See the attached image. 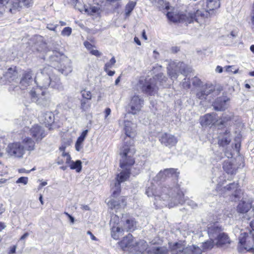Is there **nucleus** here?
Returning <instances> with one entry per match:
<instances>
[{"mask_svg": "<svg viewBox=\"0 0 254 254\" xmlns=\"http://www.w3.org/2000/svg\"><path fill=\"white\" fill-rule=\"evenodd\" d=\"M56 67L52 66L45 67L40 72H38L34 81L37 84L29 92L32 101L37 105L47 106L50 103V95L45 89L49 87L58 90L63 89V86L60 78L55 75Z\"/></svg>", "mask_w": 254, "mask_h": 254, "instance_id": "1", "label": "nucleus"}, {"mask_svg": "<svg viewBox=\"0 0 254 254\" xmlns=\"http://www.w3.org/2000/svg\"><path fill=\"white\" fill-rule=\"evenodd\" d=\"M148 196H154V204L160 207L168 206L173 207L178 204L185 202L184 194L176 182L173 185L160 188L157 190L154 185L148 187L145 191Z\"/></svg>", "mask_w": 254, "mask_h": 254, "instance_id": "2", "label": "nucleus"}, {"mask_svg": "<svg viewBox=\"0 0 254 254\" xmlns=\"http://www.w3.org/2000/svg\"><path fill=\"white\" fill-rule=\"evenodd\" d=\"M203 10H197L195 13L186 12L174 14L170 12L167 13L168 18L174 22H185L190 23L194 21L201 24L205 18L212 14L213 11L219 8L220 5L219 0H202L200 1Z\"/></svg>", "mask_w": 254, "mask_h": 254, "instance_id": "3", "label": "nucleus"}, {"mask_svg": "<svg viewBox=\"0 0 254 254\" xmlns=\"http://www.w3.org/2000/svg\"><path fill=\"white\" fill-rule=\"evenodd\" d=\"M128 139L129 140L126 139L127 141L125 144L120 149V154L121 156V159L120 160V166L122 169V171L117 176L118 183L115 185V188H117V190H114L113 192L114 197L120 191V183L127 181L129 178L132 166L135 162L133 157L135 152V149L132 145L133 141L130 138Z\"/></svg>", "mask_w": 254, "mask_h": 254, "instance_id": "4", "label": "nucleus"}, {"mask_svg": "<svg viewBox=\"0 0 254 254\" xmlns=\"http://www.w3.org/2000/svg\"><path fill=\"white\" fill-rule=\"evenodd\" d=\"M35 142L26 135L22 136L21 141L9 143L6 148V153L10 157L22 158L26 150L32 151L34 149Z\"/></svg>", "mask_w": 254, "mask_h": 254, "instance_id": "5", "label": "nucleus"}, {"mask_svg": "<svg viewBox=\"0 0 254 254\" xmlns=\"http://www.w3.org/2000/svg\"><path fill=\"white\" fill-rule=\"evenodd\" d=\"M167 80L163 73H159L153 78L141 77L138 81V86L142 91L149 95H154L156 93L158 86L166 87Z\"/></svg>", "mask_w": 254, "mask_h": 254, "instance_id": "6", "label": "nucleus"}, {"mask_svg": "<svg viewBox=\"0 0 254 254\" xmlns=\"http://www.w3.org/2000/svg\"><path fill=\"white\" fill-rule=\"evenodd\" d=\"M234 233L236 236L239 235V249L242 252L254 251V229L250 230L248 228L241 229L236 226L234 229Z\"/></svg>", "mask_w": 254, "mask_h": 254, "instance_id": "7", "label": "nucleus"}, {"mask_svg": "<svg viewBox=\"0 0 254 254\" xmlns=\"http://www.w3.org/2000/svg\"><path fill=\"white\" fill-rule=\"evenodd\" d=\"M222 230V227L217 223L210 224L208 227V234L209 237L215 238L217 247H226L231 243L228 235L221 233Z\"/></svg>", "mask_w": 254, "mask_h": 254, "instance_id": "8", "label": "nucleus"}, {"mask_svg": "<svg viewBox=\"0 0 254 254\" xmlns=\"http://www.w3.org/2000/svg\"><path fill=\"white\" fill-rule=\"evenodd\" d=\"M170 254H201L202 250L197 246L186 247L185 242L179 241L170 246Z\"/></svg>", "mask_w": 254, "mask_h": 254, "instance_id": "9", "label": "nucleus"}, {"mask_svg": "<svg viewBox=\"0 0 254 254\" xmlns=\"http://www.w3.org/2000/svg\"><path fill=\"white\" fill-rule=\"evenodd\" d=\"M50 61L52 63H63V64L59 67L57 66L58 70L62 74L67 75L71 72L72 68L71 64L68 60L64 58V56L57 52H52V54H49Z\"/></svg>", "mask_w": 254, "mask_h": 254, "instance_id": "10", "label": "nucleus"}, {"mask_svg": "<svg viewBox=\"0 0 254 254\" xmlns=\"http://www.w3.org/2000/svg\"><path fill=\"white\" fill-rule=\"evenodd\" d=\"M186 65L182 62H171L167 66V72L172 81L176 79L179 73L185 75Z\"/></svg>", "mask_w": 254, "mask_h": 254, "instance_id": "11", "label": "nucleus"}, {"mask_svg": "<svg viewBox=\"0 0 254 254\" xmlns=\"http://www.w3.org/2000/svg\"><path fill=\"white\" fill-rule=\"evenodd\" d=\"M110 225L112 237L115 240L119 239L124 235V232L125 231L120 223V219L118 216L116 214L112 215Z\"/></svg>", "mask_w": 254, "mask_h": 254, "instance_id": "12", "label": "nucleus"}, {"mask_svg": "<svg viewBox=\"0 0 254 254\" xmlns=\"http://www.w3.org/2000/svg\"><path fill=\"white\" fill-rule=\"evenodd\" d=\"M24 133L22 136L30 134L32 137L37 141H41L46 135V132L41 126L38 125L33 126L31 128L28 127L24 128Z\"/></svg>", "mask_w": 254, "mask_h": 254, "instance_id": "13", "label": "nucleus"}, {"mask_svg": "<svg viewBox=\"0 0 254 254\" xmlns=\"http://www.w3.org/2000/svg\"><path fill=\"white\" fill-rule=\"evenodd\" d=\"M143 104L144 101L141 97L138 95H134L131 98L128 105V112L133 115L137 114L140 111Z\"/></svg>", "mask_w": 254, "mask_h": 254, "instance_id": "14", "label": "nucleus"}, {"mask_svg": "<svg viewBox=\"0 0 254 254\" xmlns=\"http://www.w3.org/2000/svg\"><path fill=\"white\" fill-rule=\"evenodd\" d=\"M10 12L14 13L16 10H19L23 7H29L33 4V0H10Z\"/></svg>", "mask_w": 254, "mask_h": 254, "instance_id": "15", "label": "nucleus"}, {"mask_svg": "<svg viewBox=\"0 0 254 254\" xmlns=\"http://www.w3.org/2000/svg\"><path fill=\"white\" fill-rule=\"evenodd\" d=\"M135 243L132 235L128 234L127 236L123 238V240L119 242L120 247L124 251L132 252L133 245Z\"/></svg>", "mask_w": 254, "mask_h": 254, "instance_id": "16", "label": "nucleus"}, {"mask_svg": "<svg viewBox=\"0 0 254 254\" xmlns=\"http://www.w3.org/2000/svg\"><path fill=\"white\" fill-rule=\"evenodd\" d=\"M122 227H123L125 231L132 232L136 228V222L133 218L128 217L127 218H122L120 222Z\"/></svg>", "mask_w": 254, "mask_h": 254, "instance_id": "17", "label": "nucleus"}, {"mask_svg": "<svg viewBox=\"0 0 254 254\" xmlns=\"http://www.w3.org/2000/svg\"><path fill=\"white\" fill-rule=\"evenodd\" d=\"M159 140L162 144L169 147L175 146L178 142V140L175 136L166 133L162 134Z\"/></svg>", "mask_w": 254, "mask_h": 254, "instance_id": "18", "label": "nucleus"}, {"mask_svg": "<svg viewBox=\"0 0 254 254\" xmlns=\"http://www.w3.org/2000/svg\"><path fill=\"white\" fill-rule=\"evenodd\" d=\"M108 204L112 209H114L117 210L124 209L127 205L126 198L124 196H121L118 199H111L108 202Z\"/></svg>", "mask_w": 254, "mask_h": 254, "instance_id": "19", "label": "nucleus"}, {"mask_svg": "<svg viewBox=\"0 0 254 254\" xmlns=\"http://www.w3.org/2000/svg\"><path fill=\"white\" fill-rule=\"evenodd\" d=\"M238 188V184L237 183H233L224 187L223 191L227 192L228 194L232 193V198H231V200L235 201L236 198L238 197L240 192V190Z\"/></svg>", "mask_w": 254, "mask_h": 254, "instance_id": "20", "label": "nucleus"}, {"mask_svg": "<svg viewBox=\"0 0 254 254\" xmlns=\"http://www.w3.org/2000/svg\"><path fill=\"white\" fill-rule=\"evenodd\" d=\"M32 73L31 70L25 71L22 75L19 83L20 88L23 90L29 86L33 82Z\"/></svg>", "mask_w": 254, "mask_h": 254, "instance_id": "21", "label": "nucleus"}, {"mask_svg": "<svg viewBox=\"0 0 254 254\" xmlns=\"http://www.w3.org/2000/svg\"><path fill=\"white\" fill-rule=\"evenodd\" d=\"M229 101V99L226 96L220 97L213 103V106L215 110L223 111L227 108Z\"/></svg>", "mask_w": 254, "mask_h": 254, "instance_id": "22", "label": "nucleus"}, {"mask_svg": "<svg viewBox=\"0 0 254 254\" xmlns=\"http://www.w3.org/2000/svg\"><path fill=\"white\" fill-rule=\"evenodd\" d=\"M216 118L215 114H207L200 118V123L202 126L216 124Z\"/></svg>", "mask_w": 254, "mask_h": 254, "instance_id": "23", "label": "nucleus"}, {"mask_svg": "<svg viewBox=\"0 0 254 254\" xmlns=\"http://www.w3.org/2000/svg\"><path fill=\"white\" fill-rule=\"evenodd\" d=\"M132 252L131 253H143L147 250V244L142 240L137 241L135 240V243L133 245Z\"/></svg>", "mask_w": 254, "mask_h": 254, "instance_id": "24", "label": "nucleus"}, {"mask_svg": "<svg viewBox=\"0 0 254 254\" xmlns=\"http://www.w3.org/2000/svg\"><path fill=\"white\" fill-rule=\"evenodd\" d=\"M149 254H170V251L165 247L153 246L147 250Z\"/></svg>", "mask_w": 254, "mask_h": 254, "instance_id": "25", "label": "nucleus"}, {"mask_svg": "<svg viewBox=\"0 0 254 254\" xmlns=\"http://www.w3.org/2000/svg\"><path fill=\"white\" fill-rule=\"evenodd\" d=\"M216 175V176L213 178L212 181L213 182H215L217 183L216 189L217 191H219V188L226 181L225 176H224V173L221 171H218Z\"/></svg>", "mask_w": 254, "mask_h": 254, "instance_id": "26", "label": "nucleus"}, {"mask_svg": "<svg viewBox=\"0 0 254 254\" xmlns=\"http://www.w3.org/2000/svg\"><path fill=\"white\" fill-rule=\"evenodd\" d=\"M218 144L222 146L228 145L231 141L230 133L229 131L226 130L224 134L219 137Z\"/></svg>", "mask_w": 254, "mask_h": 254, "instance_id": "27", "label": "nucleus"}, {"mask_svg": "<svg viewBox=\"0 0 254 254\" xmlns=\"http://www.w3.org/2000/svg\"><path fill=\"white\" fill-rule=\"evenodd\" d=\"M237 210L240 213L246 214L250 211V204L245 201H241L237 206Z\"/></svg>", "mask_w": 254, "mask_h": 254, "instance_id": "28", "label": "nucleus"}, {"mask_svg": "<svg viewBox=\"0 0 254 254\" xmlns=\"http://www.w3.org/2000/svg\"><path fill=\"white\" fill-rule=\"evenodd\" d=\"M135 126L129 121L125 122V130L126 134L128 137H131L132 133L133 132Z\"/></svg>", "mask_w": 254, "mask_h": 254, "instance_id": "29", "label": "nucleus"}, {"mask_svg": "<svg viewBox=\"0 0 254 254\" xmlns=\"http://www.w3.org/2000/svg\"><path fill=\"white\" fill-rule=\"evenodd\" d=\"M243 222L249 224L252 230H254V213L252 214V211H250L245 214L243 217Z\"/></svg>", "mask_w": 254, "mask_h": 254, "instance_id": "30", "label": "nucleus"}, {"mask_svg": "<svg viewBox=\"0 0 254 254\" xmlns=\"http://www.w3.org/2000/svg\"><path fill=\"white\" fill-rule=\"evenodd\" d=\"M154 4L157 6L161 10H168L169 9V3L165 0H152Z\"/></svg>", "mask_w": 254, "mask_h": 254, "instance_id": "31", "label": "nucleus"}, {"mask_svg": "<svg viewBox=\"0 0 254 254\" xmlns=\"http://www.w3.org/2000/svg\"><path fill=\"white\" fill-rule=\"evenodd\" d=\"M223 168L228 174H233L236 173V169L229 161H225L223 164Z\"/></svg>", "mask_w": 254, "mask_h": 254, "instance_id": "32", "label": "nucleus"}, {"mask_svg": "<svg viewBox=\"0 0 254 254\" xmlns=\"http://www.w3.org/2000/svg\"><path fill=\"white\" fill-rule=\"evenodd\" d=\"M71 170H75L76 172L79 173L82 169V162L80 160H76L75 162L70 160V162L67 163Z\"/></svg>", "mask_w": 254, "mask_h": 254, "instance_id": "33", "label": "nucleus"}, {"mask_svg": "<svg viewBox=\"0 0 254 254\" xmlns=\"http://www.w3.org/2000/svg\"><path fill=\"white\" fill-rule=\"evenodd\" d=\"M165 177L167 178L173 177L177 179L179 177V173L177 172V170L174 168H169L164 169Z\"/></svg>", "mask_w": 254, "mask_h": 254, "instance_id": "34", "label": "nucleus"}, {"mask_svg": "<svg viewBox=\"0 0 254 254\" xmlns=\"http://www.w3.org/2000/svg\"><path fill=\"white\" fill-rule=\"evenodd\" d=\"M91 105V103L88 100L81 99L80 101V109L83 112H86L90 108Z\"/></svg>", "mask_w": 254, "mask_h": 254, "instance_id": "35", "label": "nucleus"}, {"mask_svg": "<svg viewBox=\"0 0 254 254\" xmlns=\"http://www.w3.org/2000/svg\"><path fill=\"white\" fill-rule=\"evenodd\" d=\"M44 122L46 125H50L54 121V115L51 112H47L44 115Z\"/></svg>", "mask_w": 254, "mask_h": 254, "instance_id": "36", "label": "nucleus"}, {"mask_svg": "<svg viewBox=\"0 0 254 254\" xmlns=\"http://www.w3.org/2000/svg\"><path fill=\"white\" fill-rule=\"evenodd\" d=\"M214 238L210 237V240L207 241L203 243H202V249L203 251H207L208 250L211 249L214 245V241L213 239Z\"/></svg>", "mask_w": 254, "mask_h": 254, "instance_id": "37", "label": "nucleus"}, {"mask_svg": "<svg viewBox=\"0 0 254 254\" xmlns=\"http://www.w3.org/2000/svg\"><path fill=\"white\" fill-rule=\"evenodd\" d=\"M5 76L9 81L14 80L17 77V72L13 70L11 68L8 69V71L6 72Z\"/></svg>", "mask_w": 254, "mask_h": 254, "instance_id": "38", "label": "nucleus"}, {"mask_svg": "<svg viewBox=\"0 0 254 254\" xmlns=\"http://www.w3.org/2000/svg\"><path fill=\"white\" fill-rule=\"evenodd\" d=\"M136 4V2L131 1H129L127 4L126 6V15L127 16H128L131 13V12L133 9L135 5Z\"/></svg>", "mask_w": 254, "mask_h": 254, "instance_id": "39", "label": "nucleus"}, {"mask_svg": "<svg viewBox=\"0 0 254 254\" xmlns=\"http://www.w3.org/2000/svg\"><path fill=\"white\" fill-rule=\"evenodd\" d=\"M81 94L83 98V99L86 100H90L92 99V94L90 91L86 90H83L81 91Z\"/></svg>", "mask_w": 254, "mask_h": 254, "instance_id": "40", "label": "nucleus"}, {"mask_svg": "<svg viewBox=\"0 0 254 254\" xmlns=\"http://www.w3.org/2000/svg\"><path fill=\"white\" fill-rule=\"evenodd\" d=\"M202 88L205 91V93H207V96L215 92L214 88L212 84H205L202 86Z\"/></svg>", "mask_w": 254, "mask_h": 254, "instance_id": "41", "label": "nucleus"}, {"mask_svg": "<svg viewBox=\"0 0 254 254\" xmlns=\"http://www.w3.org/2000/svg\"><path fill=\"white\" fill-rule=\"evenodd\" d=\"M116 61L115 58L113 57L111 58L109 62H107L104 66V70L108 71V69L112 68L115 64Z\"/></svg>", "mask_w": 254, "mask_h": 254, "instance_id": "42", "label": "nucleus"}, {"mask_svg": "<svg viewBox=\"0 0 254 254\" xmlns=\"http://www.w3.org/2000/svg\"><path fill=\"white\" fill-rule=\"evenodd\" d=\"M84 140V139L80 138L79 137H78L75 145V147L76 151H79L82 148V144Z\"/></svg>", "mask_w": 254, "mask_h": 254, "instance_id": "43", "label": "nucleus"}, {"mask_svg": "<svg viewBox=\"0 0 254 254\" xmlns=\"http://www.w3.org/2000/svg\"><path fill=\"white\" fill-rule=\"evenodd\" d=\"M72 32V29L69 27H64L61 32V34L63 36H69Z\"/></svg>", "mask_w": 254, "mask_h": 254, "instance_id": "44", "label": "nucleus"}, {"mask_svg": "<svg viewBox=\"0 0 254 254\" xmlns=\"http://www.w3.org/2000/svg\"><path fill=\"white\" fill-rule=\"evenodd\" d=\"M205 91L203 90L202 87L200 90L196 93L197 98L201 100L206 99L207 93H205Z\"/></svg>", "mask_w": 254, "mask_h": 254, "instance_id": "45", "label": "nucleus"}, {"mask_svg": "<svg viewBox=\"0 0 254 254\" xmlns=\"http://www.w3.org/2000/svg\"><path fill=\"white\" fill-rule=\"evenodd\" d=\"M165 171L164 170L163 171H161L159 173L156 175L155 177V179L157 181H161L166 179V177H165Z\"/></svg>", "mask_w": 254, "mask_h": 254, "instance_id": "46", "label": "nucleus"}, {"mask_svg": "<svg viewBox=\"0 0 254 254\" xmlns=\"http://www.w3.org/2000/svg\"><path fill=\"white\" fill-rule=\"evenodd\" d=\"M182 86L184 89H189L190 87V82L189 78H185L182 82Z\"/></svg>", "mask_w": 254, "mask_h": 254, "instance_id": "47", "label": "nucleus"}, {"mask_svg": "<svg viewBox=\"0 0 254 254\" xmlns=\"http://www.w3.org/2000/svg\"><path fill=\"white\" fill-rule=\"evenodd\" d=\"M61 153L62 157H64L65 158V163H69L70 160H71V157L69 153L66 152H63Z\"/></svg>", "mask_w": 254, "mask_h": 254, "instance_id": "48", "label": "nucleus"}, {"mask_svg": "<svg viewBox=\"0 0 254 254\" xmlns=\"http://www.w3.org/2000/svg\"><path fill=\"white\" fill-rule=\"evenodd\" d=\"M28 179L27 177H21L19 178L16 181L17 184L21 183L24 185H26L28 183Z\"/></svg>", "mask_w": 254, "mask_h": 254, "instance_id": "49", "label": "nucleus"}, {"mask_svg": "<svg viewBox=\"0 0 254 254\" xmlns=\"http://www.w3.org/2000/svg\"><path fill=\"white\" fill-rule=\"evenodd\" d=\"M86 10L90 14H93L97 13L98 12L99 8L96 6H92V7H90L89 9H86Z\"/></svg>", "mask_w": 254, "mask_h": 254, "instance_id": "50", "label": "nucleus"}, {"mask_svg": "<svg viewBox=\"0 0 254 254\" xmlns=\"http://www.w3.org/2000/svg\"><path fill=\"white\" fill-rule=\"evenodd\" d=\"M9 1L10 0H0V4L5 6L10 12V8H12V6L9 4Z\"/></svg>", "mask_w": 254, "mask_h": 254, "instance_id": "51", "label": "nucleus"}, {"mask_svg": "<svg viewBox=\"0 0 254 254\" xmlns=\"http://www.w3.org/2000/svg\"><path fill=\"white\" fill-rule=\"evenodd\" d=\"M192 82L194 86H198L201 84L200 80L196 77H194L192 79Z\"/></svg>", "mask_w": 254, "mask_h": 254, "instance_id": "52", "label": "nucleus"}, {"mask_svg": "<svg viewBox=\"0 0 254 254\" xmlns=\"http://www.w3.org/2000/svg\"><path fill=\"white\" fill-rule=\"evenodd\" d=\"M90 52L92 55L96 57H100L101 55V53L97 50L92 49Z\"/></svg>", "mask_w": 254, "mask_h": 254, "instance_id": "53", "label": "nucleus"}, {"mask_svg": "<svg viewBox=\"0 0 254 254\" xmlns=\"http://www.w3.org/2000/svg\"><path fill=\"white\" fill-rule=\"evenodd\" d=\"M6 8H7V7H6L5 6L0 4V17L2 16Z\"/></svg>", "mask_w": 254, "mask_h": 254, "instance_id": "54", "label": "nucleus"}, {"mask_svg": "<svg viewBox=\"0 0 254 254\" xmlns=\"http://www.w3.org/2000/svg\"><path fill=\"white\" fill-rule=\"evenodd\" d=\"M57 27V25H54L52 24H48L47 28L50 30L55 31Z\"/></svg>", "mask_w": 254, "mask_h": 254, "instance_id": "55", "label": "nucleus"}, {"mask_svg": "<svg viewBox=\"0 0 254 254\" xmlns=\"http://www.w3.org/2000/svg\"><path fill=\"white\" fill-rule=\"evenodd\" d=\"M64 214L65 215H66L68 218H69L70 222L72 223V224H73L74 222V218L73 217H72L71 215H70L69 214H68L67 212H64Z\"/></svg>", "mask_w": 254, "mask_h": 254, "instance_id": "56", "label": "nucleus"}, {"mask_svg": "<svg viewBox=\"0 0 254 254\" xmlns=\"http://www.w3.org/2000/svg\"><path fill=\"white\" fill-rule=\"evenodd\" d=\"M88 132V130L87 129L84 130L83 131H82L81 135L79 137L85 139L87 135Z\"/></svg>", "mask_w": 254, "mask_h": 254, "instance_id": "57", "label": "nucleus"}, {"mask_svg": "<svg viewBox=\"0 0 254 254\" xmlns=\"http://www.w3.org/2000/svg\"><path fill=\"white\" fill-rule=\"evenodd\" d=\"M84 45L85 47L88 50H92V45L89 42H85L84 43Z\"/></svg>", "mask_w": 254, "mask_h": 254, "instance_id": "58", "label": "nucleus"}, {"mask_svg": "<svg viewBox=\"0 0 254 254\" xmlns=\"http://www.w3.org/2000/svg\"><path fill=\"white\" fill-rule=\"evenodd\" d=\"M15 250H16V246H13L12 247H11L9 248V251L8 253V254H13L15 253Z\"/></svg>", "mask_w": 254, "mask_h": 254, "instance_id": "59", "label": "nucleus"}, {"mask_svg": "<svg viewBox=\"0 0 254 254\" xmlns=\"http://www.w3.org/2000/svg\"><path fill=\"white\" fill-rule=\"evenodd\" d=\"M66 144H65V143L64 144H63L59 148V150H60V152L62 153L63 152H65V148L66 147Z\"/></svg>", "mask_w": 254, "mask_h": 254, "instance_id": "60", "label": "nucleus"}, {"mask_svg": "<svg viewBox=\"0 0 254 254\" xmlns=\"http://www.w3.org/2000/svg\"><path fill=\"white\" fill-rule=\"evenodd\" d=\"M111 109L109 108H106L105 111V118H107V117L110 115L111 114Z\"/></svg>", "mask_w": 254, "mask_h": 254, "instance_id": "61", "label": "nucleus"}, {"mask_svg": "<svg viewBox=\"0 0 254 254\" xmlns=\"http://www.w3.org/2000/svg\"><path fill=\"white\" fill-rule=\"evenodd\" d=\"M252 211V214L254 213V200L251 202L250 204V211Z\"/></svg>", "mask_w": 254, "mask_h": 254, "instance_id": "62", "label": "nucleus"}, {"mask_svg": "<svg viewBox=\"0 0 254 254\" xmlns=\"http://www.w3.org/2000/svg\"><path fill=\"white\" fill-rule=\"evenodd\" d=\"M29 235V234L27 232L24 233L20 238V240H24L26 239Z\"/></svg>", "mask_w": 254, "mask_h": 254, "instance_id": "63", "label": "nucleus"}, {"mask_svg": "<svg viewBox=\"0 0 254 254\" xmlns=\"http://www.w3.org/2000/svg\"><path fill=\"white\" fill-rule=\"evenodd\" d=\"M252 22L253 25H254V3L253 6V10H252Z\"/></svg>", "mask_w": 254, "mask_h": 254, "instance_id": "64", "label": "nucleus"}]
</instances>
